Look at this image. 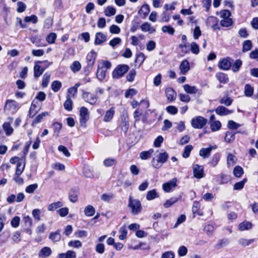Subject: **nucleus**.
Instances as JSON below:
<instances>
[{"mask_svg":"<svg viewBox=\"0 0 258 258\" xmlns=\"http://www.w3.org/2000/svg\"><path fill=\"white\" fill-rule=\"evenodd\" d=\"M51 63L52 62H49L48 60L37 61L34 67V77L39 78Z\"/></svg>","mask_w":258,"mask_h":258,"instance_id":"f257e3e1","label":"nucleus"},{"mask_svg":"<svg viewBox=\"0 0 258 258\" xmlns=\"http://www.w3.org/2000/svg\"><path fill=\"white\" fill-rule=\"evenodd\" d=\"M157 160L153 158L151 163L154 168H159L162 167L163 164L167 161L168 154L166 152L161 153L157 156Z\"/></svg>","mask_w":258,"mask_h":258,"instance_id":"f03ea898","label":"nucleus"},{"mask_svg":"<svg viewBox=\"0 0 258 258\" xmlns=\"http://www.w3.org/2000/svg\"><path fill=\"white\" fill-rule=\"evenodd\" d=\"M130 67L127 64L118 65L112 72L114 79H118L121 78L129 70Z\"/></svg>","mask_w":258,"mask_h":258,"instance_id":"7ed1b4c3","label":"nucleus"},{"mask_svg":"<svg viewBox=\"0 0 258 258\" xmlns=\"http://www.w3.org/2000/svg\"><path fill=\"white\" fill-rule=\"evenodd\" d=\"M128 206L131 209L132 213L134 215H138L142 211V208L140 201L137 199H132L131 196L129 198Z\"/></svg>","mask_w":258,"mask_h":258,"instance_id":"20e7f679","label":"nucleus"},{"mask_svg":"<svg viewBox=\"0 0 258 258\" xmlns=\"http://www.w3.org/2000/svg\"><path fill=\"white\" fill-rule=\"evenodd\" d=\"M207 122V119L202 116H199L191 120V125L195 128H202Z\"/></svg>","mask_w":258,"mask_h":258,"instance_id":"39448f33","label":"nucleus"},{"mask_svg":"<svg viewBox=\"0 0 258 258\" xmlns=\"http://www.w3.org/2000/svg\"><path fill=\"white\" fill-rule=\"evenodd\" d=\"M19 109L18 104L13 100H8L5 105V110H8L12 113L16 112Z\"/></svg>","mask_w":258,"mask_h":258,"instance_id":"423d86ee","label":"nucleus"},{"mask_svg":"<svg viewBox=\"0 0 258 258\" xmlns=\"http://www.w3.org/2000/svg\"><path fill=\"white\" fill-rule=\"evenodd\" d=\"M80 122L82 126H85L89 119L88 110L86 107H82L80 110Z\"/></svg>","mask_w":258,"mask_h":258,"instance_id":"0eeeda50","label":"nucleus"},{"mask_svg":"<svg viewBox=\"0 0 258 258\" xmlns=\"http://www.w3.org/2000/svg\"><path fill=\"white\" fill-rule=\"evenodd\" d=\"M82 97L85 101L92 105L95 104L97 99L96 96L90 92H84Z\"/></svg>","mask_w":258,"mask_h":258,"instance_id":"6e6552de","label":"nucleus"},{"mask_svg":"<svg viewBox=\"0 0 258 258\" xmlns=\"http://www.w3.org/2000/svg\"><path fill=\"white\" fill-rule=\"evenodd\" d=\"M231 59L226 57L220 60L218 64L219 68L223 70H228L231 67Z\"/></svg>","mask_w":258,"mask_h":258,"instance_id":"1a4fd4ad","label":"nucleus"},{"mask_svg":"<svg viewBox=\"0 0 258 258\" xmlns=\"http://www.w3.org/2000/svg\"><path fill=\"white\" fill-rule=\"evenodd\" d=\"M177 180L176 178H174L168 182L164 183L162 187L164 191L169 192L172 188L176 187L177 186Z\"/></svg>","mask_w":258,"mask_h":258,"instance_id":"9d476101","label":"nucleus"},{"mask_svg":"<svg viewBox=\"0 0 258 258\" xmlns=\"http://www.w3.org/2000/svg\"><path fill=\"white\" fill-rule=\"evenodd\" d=\"M194 176L197 178H202L204 177L203 167L198 164H195L193 166Z\"/></svg>","mask_w":258,"mask_h":258,"instance_id":"9b49d317","label":"nucleus"},{"mask_svg":"<svg viewBox=\"0 0 258 258\" xmlns=\"http://www.w3.org/2000/svg\"><path fill=\"white\" fill-rule=\"evenodd\" d=\"M25 167V160L24 159H19L16 167V176H20L23 172Z\"/></svg>","mask_w":258,"mask_h":258,"instance_id":"f8f14e48","label":"nucleus"},{"mask_svg":"<svg viewBox=\"0 0 258 258\" xmlns=\"http://www.w3.org/2000/svg\"><path fill=\"white\" fill-rule=\"evenodd\" d=\"M97 54L94 51H91L87 55L86 60L88 67H92L95 61Z\"/></svg>","mask_w":258,"mask_h":258,"instance_id":"ddd939ff","label":"nucleus"},{"mask_svg":"<svg viewBox=\"0 0 258 258\" xmlns=\"http://www.w3.org/2000/svg\"><path fill=\"white\" fill-rule=\"evenodd\" d=\"M216 148V146H210L209 148H202L200 151L199 155L203 157L204 158H208L211 154L212 150Z\"/></svg>","mask_w":258,"mask_h":258,"instance_id":"4468645a","label":"nucleus"},{"mask_svg":"<svg viewBox=\"0 0 258 258\" xmlns=\"http://www.w3.org/2000/svg\"><path fill=\"white\" fill-rule=\"evenodd\" d=\"M179 69L181 74H185L190 69V66L188 61L186 59L182 60L179 66Z\"/></svg>","mask_w":258,"mask_h":258,"instance_id":"2eb2a0df","label":"nucleus"},{"mask_svg":"<svg viewBox=\"0 0 258 258\" xmlns=\"http://www.w3.org/2000/svg\"><path fill=\"white\" fill-rule=\"evenodd\" d=\"M106 36L102 32H97L95 35L94 44L100 45L106 40Z\"/></svg>","mask_w":258,"mask_h":258,"instance_id":"dca6fc26","label":"nucleus"},{"mask_svg":"<svg viewBox=\"0 0 258 258\" xmlns=\"http://www.w3.org/2000/svg\"><path fill=\"white\" fill-rule=\"evenodd\" d=\"M215 112L217 114L221 116L227 115L233 112L232 111L222 106H218L216 109Z\"/></svg>","mask_w":258,"mask_h":258,"instance_id":"f3484780","label":"nucleus"},{"mask_svg":"<svg viewBox=\"0 0 258 258\" xmlns=\"http://www.w3.org/2000/svg\"><path fill=\"white\" fill-rule=\"evenodd\" d=\"M61 234L60 230H57L55 232H51L49 236V238L53 242L59 241L61 239Z\"/></svg>","mask_w":258,"mask_h":258,"instance_id":"a211bd4d","label":"nucleus"},{"mask_svg":"<svg viewBox=\"0 0 258 258\" xmlns=\"http://www.w3.org/2000/svg\"><path fill=\"white\" fill-rule=\"evenodd\" d=\"M165 93L168 101L171 102L175 99L176 94L172 88L166 89Z\"/></svg>","mask_w":258,"mask_h":258,"instance_id":"6ab92c4d","label":"nucleus"},{"mask_svg":"<svg viewBox=\"0 0 258 258\" xmlns=\"http://www.w3.org/2000/svg\"><path fill=\"white\" fill-rule=\"evenodd\" d=\"M141 29L142 31L148 32L150 34H152L156 31L155 29L148 22L143 23L141 26Z\"/></svg>","mask_w":258,"mask_h":258,"instance_id":"aec40b11","label":"nucleus"},{"mask_svg":"<svg viewBox=\"0 0 258 258\" xmlns=\"http://www.w3.org/2000/svg\"><path fill=\"white\" fill-rule=\"evenodd\" d=\"M216 77L220 83L223 84H226L229 81L228 76L223 73L219 72L217 73Z\"/></svg>","mask_w":258,"mask_h":258,"instance_id":"412c9836","label":"nucleus"},{"mask_svg":"<svg viewBox=\"0 0 258 258\" xmlns=\"http://www.w3.org/2000/svg\"><path fill=\"white\" fill-rule=\"evenodd\" d=\"M115 113L114 107H111L109 110L106 112L104 117V121L105 122L110 121L113 118Z\"/></svg>","mask_w":258,"mask_h":258,"instance_id":"4be33fe9","label":"nucleus"},{"mask_svg":"<svg viewBox=\"0 0 258 258\" xmlns=\"http://www.w3.org/2000/svg\"><path fill=\"white\" fill-rule=\"evenodd\" d=\"M78 189L77 188H73L69 193V200L73 203H75L78 200L77 192Z\"/></svg>","mask_w":258,"mask_h":258,"instance_id":"5701e85b","label":"nucleus"},{"mask_svg":"<svg viewBox=\"0 0 258 258\" xmlns=\"http://www.w3.org/2000/svg\"><path fill=\"white\" fill-rule=\"evenodd\" d=\"M238 227L240 231L249 230L252 228V224L248 221H245L239 224Z\"/></svg>","mask_w":258,"mask_h":258,"instance_id":"b1692460","label":"nucleus"},{"mask_svg":"<svg viewBox=\"0 0 258 258\" xmlns=\"http://www.w3.org/2000/svg\"><path fill=\"white\" fill-rule=\"evenodd\" d=\"M106 71L103 70L101 67L98 66V70L96 73V76L97 78L100 81H102L105 79L106 75Z\"/></svg>","mask_w":258,"mask_h":258,"instance_id":"393cba45","label":"nucleus"},{"mask_svg":"<svg viewBox=\"0 0 258 258\" xmlns=\"http://www.w3.org/2000/svg\"><path fill=\"white\" fill-rule=\"evenodd\" d=\"M51 253V249L48 247H44L41 249L39 253V256L41 257H46L49 256Z\"/></svg>","mask_w":258,"mask_h":258,"instance_id":"a878e982","label":"nucleus"},{"mask_svg":"<svg viewBox=\"0 0 258 258\" xmlns=\"http://www.w3.org/2000/svg\"><path fill=\"white\" fill-rule=\"evenodd\" d=\"M76 253L73 250H68L66 253L59 254V258H76Z\"/></svg>","mask_w":258,"mask_h":258,"instance_id":"bb28decb","label":"nucleus"},{"mask_svg":"<svg viewBox=\"0 0 258 258\" xmlns=\"http://www.w3.org/2000/svg\"><path fill=\"white\" fill-rule=\"evenodd\" d=\"M73 101L71 98L70 95H67V100L63 104V106L65 109L68 111H71L72 110Z\"/></svg>","mask_w":258,"mask_h":258,"instance_id":"cd10ccee","label":"nucleus"},{"mask_svg":"<svg viewBox=\"0 0 258 258\" xmlns=\"http://www.w3.org/2000/svg\"><path fill=\"white\" fill-rule=\"evenodd\" d=\"M253 88L249 84H247L244 86V95L247 97H251L253 93Z\"/></svg>","mask_w":258,"mask_h":258,"instance_id":"c85d7f7f","label":"nucleus"},{"mask_svg":"<svg viewBox=\"0 0 258 258\" xmlns=\"http://www.w3.org/2000/svg\"><path fill=\"white\" fill-rule=\"evenodd\" d=\"M184 91L189 94H196L198 92V90L195 86H191L188 84H185L183 86Z\"/></svg>","mask_w":258,"mask_h":258,"instance_id":"c756f323","label":"nucleus"},{"mask_svg":"<svg viewBox=\"0 0 258 258\" xmlns=\"http://www.w3.org/2000/svg\"><path fill=\"white\" fill-rule=\"evenodd\" d=\"M63 204L61 202H57L51 203L48 206L47 209L49 211H53L62 206Z\"/></svg>","mask_w":258,"mask_h":258,"instance_id":"7c9ffc66","label":"nucleus"},{"mask_svg":"<svg viewBox=\"0 0 258 258\" xmlns=\"http://www.w3.org/2000/svg\"><path fill=\"white\" fill-rule=\"evenodd\" d=\"M104 14L107 17H111L116 13V9L111 6H108L104 11Z\"/></svg>","mask_w":258,"mask_h":258,"instance_id":"2f4dec72","label":"nucleus"},{"mask_svg":"<svg viewBox=\"0 0 258 258\" xmlns=\"http://www.w3.org/2000/svg\"><path fill=\"white\" fill-rule=\"evenodd\" d=\"M254 240V239H247L245 238H240L238 240V242L239 244L241 245L243 247H245L246 246H248L251 243L253 242Z\"/></svg>","mask_w":258,"mask_h":258,"instance_id":"473e14b6","label":"nucleus"},{"mask_svg":"<svg viewBox=\"0 0 258 258\" xmlns=\"http://www.w3.org/2000/svg\"><path fill=\"white\" fill-rule=\"evenodd\" d=\"M84 213L86 216L88 217L92 216L95 213V209L91 205H88L85 207Z\"/></svg>","mask_w":258,"mask_h":258,"instance_id":"72a5a7b5","label":"nucleus"},{"mask_svg":"<svg viewBox=\"0 0 258 258\" xmlns=\"http://www.w3.org/2000/svg\"><path fill=\"white\" fill-rule=\"evenodd\" d=\"M153 149H150L149 151H143L140 154V158L143 160H146L149 158L153 153Z\"/></svg>","mask_w":258,"mask_h":258,"instance_id":"f704fd0d","label":"nucleus"},{"mask_svg":"<svg viewBox=\"0 0 258 258\" xmlns=\"http://www.w3.org/2000/svg\"><path fill=\"white\" fill-rule=\"evenodd\" d=\"M242 61L240 59H237L235 61L233 65L231 64L232 70L234 72H237L239 71L240 68L242 66Z\"/></svg>","mask_w":258,"mask_h":258,"instance_id":"c9c22d12","label":"nucleus"},{"mask_svg":"<svg viewBox=\"0 0 258 258\" xmlns=\"http://www.w3.org/2000/svg\"><path fill=\"white\" fill-rule=\"evenodd\" d=\"M252 48V43L250 40H247L243 42L242 44V51L243 52L250 50Z\"/></svg>","mask_w":258,"mask_h":258,"instance_id":"e433bc0d","label":"nucleus"},{"mask_svg":"<svg viewBox=\"0 0 258 258\" xmlns=\"http://www.w3.org/2000/svg\"><path fill=\"white\" fill-rule=\"evenodd\" d=\"M229 243L227 239L224 238L219 240L215 247L217 249H219L222 247L226 246Z\"/></svg>","mask_w":258,"mask_h":258,"instance_id":"4c0bfd02","label":"nucleus"},{"mask_svg":"<svg viewBox=\"0 0 258 258\" xmlns=\"http://www.w3.org/2000/svg\"><path fill=\"white\" fill-rule=\"evenodd\" d=\"M178 198L173 197L169 200H167L163 204V206L165 208H168L173 205L174 203L178 201Z\"/></svg>","mask_w":258,"mask_h":258,"instance_id":"58836bf2","label":"nucleus"},{"mask_svg":"<svg viewBox=\"0 0 258 258\" xmlns=\"http://www.w3.org/2000/svg\"><path fill=\"white\" fill-rule=\"evenodd\" d=\"M150 12V7L148 5H143L141 9L139 11L140 15H142L144 17H146Z\"/></svg>","mask_w":258,"mask_h":258,"instance_id":"ea45409f","label":"nucleus"},{"mask_svg":"<svg viewBox=\"0 0 258 258\" xmlns=\"http://www.w3.org/2000/svg\"><path fill=\"white\" fill-rule=\"evenodd\" d=\"M235 133L232 132H227L225 137V141L227 143H231L235 139Z\"/></svg>","mask_w":258,"mask_h":258,"instance_id":"a19ab883","label":"nucleus"},{"mask_svg":"<svg viewBox=\"0 0 258 258\" xmlns=\"http://www.w3.org/2000/svg\"><path fill=\"white\" fill-rule=\"evenodd\" d=\"M145 58L146 56L145 54L141 52L136 55L135 62L136 63H138L139 64V67H140L144 62Z\"/></svg>","mask_w":258,"mask_h":258,"instance_id":"79ce46f5","label":"nucleus"},{"mask_svg":"<svg viewBox=\"0 0 258 258\" xmlns=\"http://www.w3.org/2000/svg\"><path fill=\"white\" fill-rule=\"evenodd\" d=\"M246 181V178H244L242 180L235 183L234 185L233 189L236 190L242 189Z\"/></svg>","mask_w":258,"mask_h":258,"instance_id":"37998d69","label":"nucleus"},{"mask_svg":"<svg viewBox=\"0 0 258 258\" xmlns=\"http://www.w3.org/2000/svg\"><path fill=\"white\" fill-rule=\"evenodd\" d=\"M158 197V195L155 189H152L147 192L146 198L148 200L150 201Z\"/></svg>","mask_w":258,"mask_h":258,"instance_id":"c03bdc74","label":"nucleus"},{"mask_svg":"<svg viewBox=\"0 0 258 258\" xmlns=\"http://www.w3.org/2000/svg\"><path fill=\"white\" fill-rule=\"evenodd\" d=\"M48 115V113L47 112H44L39 114L35 117L34 120L33 121L32 124H36L42 121L43 117L46 116Z\"/></svg>","mask_w":258,"mask_h":258,"instance_id":"a18cd8bd","label":"nucleus"},{"mask_svg":"<svg viewBox=\"0 0 258 258\" xmlns=\"http://www.w3.org/2000/svg\"><path fill=\"white\" fill-rule=\"evenodd\" d=\"M190 51L191 52L195 54H199L200 52V47L198 44H197L195 42H192L190 43Z\"/></svg>","mask_w":258,"mask_h":258,"instance_id":"49530a36","label":"nucleus"},{"mask_svg":"<svg viewBox=\"0 0 258 258\" xmlns=\"http://www.w3.org/2000/svg\"><path fill=\"white\" fill-rule=\"evenodd\" d=\"M220 159V155L218 153L214 154L212 157L211 161L209 163L212 167H215L218 164Z\"/></svg>","mask_w":258,"mask_h":258,"instance_id":"de8ad7c7","label":"nucleus"},{"mask_svg":"<svg viewBox=\"0 0 258 258\" xmlns=\"http://www.w3.org/2000/svg\"><path fill=\"white\" fill-rule=\"evenodd\" d=\"M236 158L231 154H228L227 159V164L228 166H233L236 162Z\"/></svg>","mask_w":258,"mask_h":258,"instance_id":"09e8293b","label":"nucleus"},{"mask_svg":"<svg viewBox=\"0 0 258 258\" xmlns=\"http://www.w3.org/2000/svg\"><path fill=\"white\" fill-rule=\"evenodd\" d=\"M50 75L48 73H46L43 76L42 86L43 87H46L49 82Z\"/></svg>","mask_w":258,"mask_h":258,"instance_id":"8fccbe9b","label":"nucleus"},{"mask_svg":"<svg viewBox=\"0 0 258 258\" xmlns=\"http://www.w3.org/2000/svg\"><path fill=\"white\" fill-rule=\"evenodd\" d=\"M99 67H101L103 70H107L110 69L111 67V63L108 60H102L98 64Z\"/></svg>","mask_w":258,"mask_h":258,"instance_id":"3c124183","label":"nucleus"},{"mask_svg":"<svg viewBox=\"0 0 258 258\" xmlns=\"http://www.w3.org/2000/svg\"><path fill=\"white\" fill-rule=\"evenodd\" d=\"M61 87V83L58 81H54L51 84L52 90L54 92L58 91Z\"/></svg>","mask_w":258,"mask_h":258,"instance_id":"603ef678","label":"nucleus"},{"mask_svg":"<svg viewBox=\"0 0 258 258\" xmlns=\"http://www.w3.org/2000/svg\"><path fill=\"white\" fill-rule=\"evenodd\" d=\"M233 174L237 177H240L243 174L242 168L239 166H236L233 170Z\"/></svg>","mask_w":258,"mask_h":258,"instance_id":"864d4df0","label":"nucleus"},{"mask_svg":"<svg viewBox=\"0 0 258 258\" xmlns=\"http://www.w3.org/2000/svg\"><path fill=\"white\" fill-rule=\"evenodd\" d=\"M3 127L7 135H10L13 132V129L9 122H5L3 125Z\"/></svg>","mask_w":258,"mask_h":258,"instance_id":"5fc2aeb1","label":"nucleus"},{"mask_svg":"<svg viewBox=\"0 0 258 258\" xmlns=\"http://www.w3.org/2000/svg\"><path fill=\"white\" fill-rule=\"evenodd\" d=\"M70 68L74 73H76L80 71L81 68V65L78 61H75L71 66Z\"/></svg>","mask_w":258,"mask_h":258,"instance_id":"6e6d98bb","label":"nucleus"},{"mask_svg":"<svg viewBox=\"0 0 258 258\" xmlns=\"http://www.w3.org/2000/svg\"><path fill=\"white\" fill-rule=\"evenodd\" d=\"M193 147L190 145L186 146L184 148V151L182 154L183 157L185 158L188 157Z\"/></svg>","mask_w":258,"mask_h":258,"instance_id":"4d7b16f0","label":"nucleus"},{"mask_svg":"<svg viewBox=\"0 0 258 258\" xmlns=\"http://www.w3.org/2000/svg\"><path fill=\"white\" fill-rule=\"evenodd\" d=\"M232 99L230 98L228 96H225L222 98L219 102L221 104H224L226 106H229L232 104Z\"/></svg>","mask_w":258,"mask_h":258,"instance_id":"13d9d810","label":"nucleus"},{"mask_svg":"<svg viewBox=\"0 0 258 258\" xmlns=\"http://www.w3.org/2000/svg\"><path fill=\"white\" fill-rule=\"evenodd\" d=\"M38 184L34 183L28 185L26 187L25 191L28 194H33L34 191L38 188Z\"/></svg>","mask_w":258,"mask_h":258,"instance_id":"bf43d9fd","label":"nucleus"},{"mask_svg":"<svg viewBox=\"0 0 258 258\" xmlns=\"http://www.w3.org/2000/svg\"><path fill=\"white\" fill-rule=\"evenodd\" d=\"M136 76V71L135 69H132L126 76V80L130 82H132Z\"/></svg>","mask_w":258,"mask_h":258,"instance_id":"052dcab7","label":"nucleus"},{"mask_svg":"<svg viewBox=\"0 0 258 258\" xmlns=\"http://www.w3.org/2000/svg\"><path fill=\"white\" fill-rule=\"evenodd\" d=\"M221 127V123L219 121H213L211 124V129L213 132L218 131Z\"/></svg>","mask_w":258,"mask_h":258,"instance_id":"680f3d73","label":"nucleus"},{"mask_svg":"<svg viewBox=\"0 0 258 258\" xmlns=\"http://www.w3.org/2000/svg\"><path fill=\"white\" fill-rule=\"evenodd\" d=\"M179 48L180 49L181 53L183 54H186L189 52V45L188 43H181L179 45Z\"/></svg>","mask_w":258,"mask_h":258,"instance_id":"e2e57ef3","label":"nucleus"},{"mask_svg":"<svg viewBox=\"0 0 258 258\" xmlns=\"http://www.w3.org/2000/svg\"><path fill=\"white\" fill-rule=\"evenodd\" d=\"M24 21L26 22H32L33 24H36L38 21L37 17L34 15H32L30 16H26L24 18Z\"/></svg>","mask_w":258,"mask_h":258,"instance_id":"0e129e2a","label":"nucleus"},{"mask_svg":"<svg viewBox=\"0 0 258 258\" xmlns=\"http://www.w3.org/2000/svg\"><path fill=\"white\" fill-rule=\"evenodd\" d=\"M232 20L230 18L223 19L220 22V25L223 27H229L232 24Z\"/></svg>","mask_w":258,"mask_h":258,"instance_id":"69168bd1","label":"nucleus"},{"mask_svg":"<svg viewBox=\"0 0 258 258\" xmlns=\"http://www.w3.org/2000/svg\"><path fill=\"white\" fill-rule=\"evenodd\" d=\"M162 30L164 33H167L170 35H173L175 30L173 28L170 26H164L162 27Z\"/></svg>","mask_w":258,"mask_h":258,"instance_id":"338daca9","label":"nucleus"},{"mask_svg":"<svg viewBox=\"0 0 258 258\" xmlns=\"http://www.w3.org/2000/svg\"><path fill=\"white\" fill-rule=\"evenodd\" d=\"M68 245L74 248H80L82 246V244L79 240H71L68 243Z\"/></svg>","mask_w":258,"mask_h":258,"instance_id":"774afa93","label":"nucleus"}]
</instances>
